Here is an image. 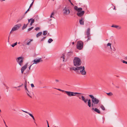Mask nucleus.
<instances>
[{"label":"nucleus","mask_w":127,"mask_h":127,"mask_svg":"<svg viewBox=\"0 0 127 127\" xmlns=\"http://www.w3.org/2000/svg\"><path fill=\"white\" fill-rule=\"evenodd\" d=\"M21 26V24H18L15 25L14 27L12 28L11 31L10 32V34L11 33H12L13 32L19 29L20 27ZM10 36V34H9L8 38V42H9V39Z\"/></svg>","instance_id":"1"},{"label":"nucleus","mask_w":127,"mask_h":127,"mask_svg":"<svg viewBox=\"0 0 127 127\" xmlns=\"http://www.w3.org/2000/svg\"><path fill=\"white\" fill-rule=\"evenodd\" d=\"M73 62L74 66L76 67L79 66L81 63L80 59L78 57L74 58Z\"/></svg>","instance_id":"2"},{"label":"nucleus","mask_w":127,"mask_h":127,"mask_svg":"<svg viewBox=\"0 0 127 127\" xmlns=\"http://www.w3.org/2000/svg\"><path fill=\"white\" fill-rule=\"evenodd\" d=\"M89 96L92 98V101L93 103L95 104H97L100 101V100L96 97H94V96L91 95H89Z\"/></svg>","instance_id":"3"},{"label":"nucleus","mask_w":127,"mask_h":127,"mask_svg":"<svg viewBox=\"0 0 127 127\" xmlns=\"http://www.w3.org/2000/svg\"><path fill=\"white\" fill-rule=\"evenodd\" d=\"M83 43L82 41H79L77 42L76 45L77 48L79 50H81L83 47Z\"/></svg>","instance_id":"4"},{"label":"nucleus","mask_w":127,"mask_h":127,"mask_svg":"<svg viewBox=\"0 0 127 127\" xmlns=\"http://www.w3.org/2000/svg\"><path fill=\"white\" fill-rule=\"evenodd\" d=\"M65 93L67 94L69 96H72L75 95L76 94H77L76 92H73L70 91H65Z\"/></svg>","instance_id":"5"},{"label":"nucleus","mask_w":127,"mask_h":127,"mask_svg":"<svg viewBox=\"0 0 127 127\" xmlns=\"http://www.w3.org/2000/svg\"><path fill=\"white\" fill-rule=\"evenodd\" d=\"M23 58L22 57H20L17 58V62L20 66H22L23 65Z\"/></svg>","instance_id":"6"},{"label":"nucleus","mask_w":127,"mask_h":127,"mask_svg":"<svg viewBox=\"0 0 127 127\" xmlns=\"http://www.w3.org/2000/svg\"><path fill=\"white\" fill-rule=\"evenodd\" d=\"M63 13L66 14H68L70 13V11L68 8L65 7L63 10Z\"/></svg>","instance_id":"7"},{"label":"nucleus","mask_w":127,"mask_h":127,"mask_svg":"<svg viewBox=\"0 0 127 127\" xmlns=\"http://www.w3.org/2000/svg\"><path fill=\"white\" fill-rule=\"evenodd\" d=\"M42 61V59L40 58H39L38 59H35L32 62H34V63L32 64H36L39 63L40 61Z\"/></svg>","instance_id":"8"},{"label":"nucleus","mask_w":127,"mask_h":127,"mask_svg":"<svg viewBox=\"0 0 127 127\" xmlns=\"http://www.w3.org/2000/svg\"><path fill=\"white\" fill-rule=\"evenodd\" d=\"M85 11H81L77 12V14L78 16L81 17L83 15Z\"/></svg>","instance_id":"9"},{"label":"nucleus","mask_w":127,"mask_h":127,"mask_svg":"<svg viewBox=\"0 0 127 127\" xmlns=\"http://www.w3.org/2000/svg\"><path fill=\"white\" fill-rule=\"evenodd\" d=\"M80 72L82 75H86V72L85 70V67L84 66H83L82 70L80 71Z\"/></svg>","instance_id":"10"},{"label":"nucleus","mask_w":127,"mask_h":127,"mask_svg":"<svg viewBox=\"0 0 127 127\" xmlns=\"http://www.w3.org/2000/svg\"><path fill=\"white\" fill-rule=\"evenodd\" d=\"M27 65L28 63H27L24 66L22 67L21 69V71L22 73H23L24 70L27 68Z\"/></svg>","instance_id":"11"},{"label":"nucleus","mask_w":127,"mask_h":127,"mask_svg":"<svg viewBox=\"0 0 127 127\" xmlns=\"http://www.w3.org/2000/svg\"><path fill=\"white\" fill-rule=\"evenodd\" d=\"M79 67H70L69 68V70L70 71H71L72 70L75 71L76 70H78V69H79Z\"/></svg>","instance_id":"12"},{"label":"nucleus","mask_w":127,"mask_h":127,"mask_svg":"<svg viewBox=\"0 0 127 127\" xmlns=\"http://www.w3.org/2000/svg\"><path fill=\"white\" fill-rule=\"evenodd\" d=\"M22 110L23 112L28 114L30 115V116L32 118V119H33V120L34 121H35V118H34V116H33V115L32 114H31L30 113L26 111H24L23 110Z\"/></svg>","instance_id":"13"},{"label":"nucleus","mask_w":127,"mask_h":127,"mask_svg":"<svg viewBox=\"0 0 127 127\" xmlns=\"http://www.w3.org/2000/svg\"><path fill=\"white\" fill-rule=\"evenodd\" d=\"M84 18H81L79 20V23L81 25H83L84 24Z\"/></svg>","instance_id":"14"},{"label":"nucleus","mask_w":127,"mask_h":127,"mask_svg":"<svg viewBox=\"0 0 127 127\" xmlns=\"http://www.w3.org/2000/svg\"><path fill=\"white\" fill-rule=\"evenodd\" d=\"M92 109L93 110H94L98 114H100V111L97 108H95L94 109V108H92Z\"/></svg>","instance_id":"15"},{"label":"nucleus","mask_w":127,"mask_h":127,"mask_svg":"<svg viewBox=\"0 0 127 127\" xmlns=\"http://www.w3.org/2000/svg\"><path fill=\"white\" fill-rule=\"evenodd\" d=\"M86 34L87 36L91 35H90V28H88L87 29L86 32Z\"/></svg>","instance_id":"16"},{"label":"nucleus","mask_w":127,"mask_h":127,"mask_svg":"<svg viewBox=\"0 0 127 127\" xmlns=\"http://www.w3.org/2000/svg\"><path fill=\"white\" fill-rule=\"evenodd\" d=\"M24 17V15H23L20 17L18 19L17 21V23L18 22H19L21 21Z\"/></svg>","instance_id":"17"},{"label":"nucleus","mask_w":127,"mask_h":127,"mask_svg":"<svg viewBox=\"0 0 127 127\" xmlns=\"http://www.w3.org/2000/svg\"><path fill=\"white\" fill-rule=\"evenodd\" d=\"M81 98L82 100L84 101L85 103H86L88 101V99H85V98L83 96H81Z\"/></svg>","instance_id":"18"},{"label":"nucleus","mask_w":127,"mask_h":127,"mask_svg":"<svg viewBox=\"0 0 127 127\" xmlns=\"http://www.w3.org/2000/svg\"><path fill=\"white\" fill-rule=\"evenodd\" d=\"M111 27H114L117 28H118L119 29H120L121 28V27H119L117 25H112Z\"/></svg>","instance_id":"19"},{"label":"nucleus","mask_w":127,"mask_h":127,"mask_svg":"<svg viewBox=\"0 0 127 127\" xmlns=\"http://www.w3.org/2000/svg\"><path fill=\"white\" fill-rule=\"evenodd\" d=\"M33 41V40L30 39L27 41V45H29L30 44L31 42Z\"/></svg>","instance_id":"20"},{"label":"nucleus","mask_w":127,"mask_h":127,"mask_svg":"<svg viewBox=\"0 0 127 127\" xmlns=\"http://www.w3.org/2000/svg\"><path fill=\"white\" fill-rule=\"evenodd\" d=\"M28 39H26L24 41L23 43V45L24 46L27 45V43L26 42L27 41Z\"/></svg>","instance_id":"21"},{"label":"nucleus","mask_w":127,"mask_h":127,"mask_svg":"<svg viewBox=\"0 0 127 127\" xmlns=\"http://www.w3.org/2000/svg\"><path fill=\"white\" fill-rule=\"evenodd\" d=\"M73 54V53L72 52H68L67 54V55L69 56H71Z\"/></svg>","instance_id":"22"},{"label":"nucleus","mask_w":127,"mask_h":127,"mask_svg":"<svg viewBox=\"0 0 127 127\" xmlns=\"http://www.w3.org/2000/svg\"><path fill=\"white\" fill-rule=\"evenodd\" d=\"M31 20V23H33L34 22V20L33 19H32V18L30 19H28V22H29Z\"/></svg>","instance_id":"23"},{"label":"nucleus","mask_w":127,"mask_h":127,"mask_svg":"<svg viewBox=\"0 0 127 127\" xmlns=\"http://www.w3.org/2000/svg\"><path fill=\"white\" fill-rule=\"evenodd\" d=\"M64 54H63L62 55V56L61 57V60H63V61H64Z\"/></svg>","instance_id":"24"},{"label":"nucleus","mask_w":127,"mask_h":127,"mask_svg":"<svg viewBox=\"0 0 127 127\" xmlns=\"http://www.w3.org/2000/svg\"><path fill=\"white\" fill-rule=\"evenodd\" d=\"M28 24H24V26L22 27V29L23 30H24V29H25V28H26Z\"/></svg>","instance_id":"25"},{"label":"nucleus","mask_w":127,"mask_h":127,"mask_svg":"<svg viewBox=\"0 0 127 127\" xmlns=\"http://www.w3.org/2000/svg\"><path fill=\"white\" fill-rule=\"evenodd\" d=\"M77 93V94H77V95H76V96L78 97H79V98L80 99H81V97H80V95L81 94V93Z\"/></svg>","instance_id":"26"},{"label":"nucleus","mask_w":127,"mask_h":127,"mask_svg":"<svg viewBox=\"0 0 127 127\" xmlns=\"http://www.w3.org/2000/svg\"><path fill=\"white\" fill-rule=\"evenodd\" d=\"M42 34V32H40L38 33L36 35V37H38L39 36L41 35Z\"/></svg>","instance_id":"27"},{"label":"nucleus","mask_w":127,"mask_h":127,"mask_svg":"<svg viewBox=\"0 0 127 127\" xmlns=\"http://www.w3.org/2000/svg\"><path fill=\"white\" fill-rule=\"evenodd\" d=\"M100 107L101 109L103 111L105 110V108L103 105H101L100 106Z\"/></svg>","instance_id":"28"},{"label":"nucleus","mask_w":127,"mask_h":127,"mask_svg":"<svg viewBox=\"0 0 127 127\" xmlns=\"http://www.w3.org/2000/svg\"><path fill=\"white\" fill-rule=\"evenodd\" d=\"M87 37L88 38V39L87 40V41L91 39V35L88 36H85V38H86Z\"/></svg>","instance_id":"29"},{"label":"nucleus","mask_w":127,"mask_h":127,"mask_svg":"<svg viewBox=\"0 0 127 127\" xmlns=\"http://www.w3.org/2000/svg\"><path fill=\"white\" fill-rule=\"evenodd\" d=\"M107 95L109 96H111L113 95V94L111 92H110L108 93H106Z\"/></svg>","instance_id":"30"},{"label":"nucleus","mask_w":127,"mask_h":127,"mask_svg":"<svg viewBox=\"0 0 127 127\" xmlns=\"http://www.w3.org/2000/svg\"><path fill=\"white\" fill-rule=\"evenodd\" d=\"M53 41V40L51 38H49L48 41V42L49 43H51L52 41Z\"/></svg>","instance_id":"31"},{"label":"nucleus","mask_w":127,"mask_h":127,"mask_svg":"<svg viewBox=\"0 0 127 127\" xmlns=\"http://www.w3.org/2000/svg\"><path fill=\"white\" fill-rule=\"evenodd\" d=\"M82 10V9L81 8H78V9L77 11H78V12H79L81 11Z\"/></svg>","instance_id":"32"},{"label":"nucleus","mask_w":127,"mask_h":127,"mask_svg":"<svg viewBox=\"0 0 127 127\" xmlns=\"http://www.w3.org/2000/svg\"><path fill=\"white\" fill-rule=\"evenodd\" d=\"M47 33V31H44L43 32V34L45 35H46Z\"/></svg>","instance_id":"33"},{"label":"nucleus","mask_w":127,"mask_h":127,"mask_svg":"<svg viewBox=\"0 0 127 127\" xmlns=\"http://www.w3.org/2000/svg\"><path fill=\"white\" fill-rule=\"evenodd\" d=\"M17 42H16L14 44H12L11 45V46L13 47H14L16 45H17Z\"/></svg>","instance_id":"34"},{"label":"nucleus","mask_w":127,"mask_h":127,"mask_svg":"<svg viewBox=\"0 0 127 127\" xmlns=\"http://www.w3.org/2000/svg\"><path fill=\"white\" fill-rule=\"evenodd\" d=\"M111 43H108L107 44V46H110V49H111V50H112V49L111 48Z\"/></svg>","instance_id":"35"},{"label":"nucleus","mask_w":127,"mask_h":127,"mask_svg":"<svg viewBox=\"0 0 127 127\" xmlns=\"http://www.w3.org/2000/svg\"><path fill=\"white\" fill-rule=\"evenodd\" d=\"M33 28V27H32L31 28H29V29H28V31H30Z\"/></svg>","instance_id":"36"},{"label":"nucleus","mask_w":127,"mask_h":127,"mask_svg":"<svg viewBox=\"0 0 127 127\" xmlns=\"http://www.w3.org/2000/svg\"><path fill=\"white\" fill-rule=\"evenodd\" d=\"M88 105L89 107H90L91 106V102H88Z\"/></svg>","instance_id":"37"},{"label":"nucleus","mask_w":127,"mask_h":127,"mask_svg":"<svg viewBox=\"0 0 127 127\" xmlns=\"http://www.w3.org/2000/svg\"><path fill=\"white\" fill-rule=\"evenodd\" d=\"M79 67V69H78V70H80V71L82 70V68H83V66H80V67Z\"/></svg>","instance_id":"38"},{"label":"nucleus","mask_w":127,"mask_h":127,"mask_svg":"<svg viewBox=\"0 0 127 127\" xmlns=\"http://www.w3.org/2000/svg\"><path fill=\"white\" fill-rule=\"evenodd\" d=\"M78 8L77 6H74V9L75 10H76L77 11V9H78Z\"/></svg>","instance_id":"39"},{"label":"nucleus","mask_w":127,"mask_h":127,"mask_svg":"<svg viewBox=\"0 0 127 127\" xmlns=\"http://www.w3.org/2000/svg\"><path fill=\"white\" fill-rule=\"evenodd\" d=\"M46 37H44L43 38H42L41 40V41H42L44 40V39L46 38Z\"/></svg>","instance_id":"40"},{"label":"nucleus","mask_w":127,"mask_h":127,"mask_svg":"<svg viewBox=\"0 0 127 127\" xmlns=\"http://www.w3.org/2000/svg\"><path fill=\"white\" fill-rule=\"evenodd\" d=\"M34 2V1H32V2L31 3V4H30V5L29 7V8H31V6H32V5H33Z\"/></svg>","instance_id":"41"},{"label":"nucleus","mask_w":127,"mask_h":127,"mask_svg":"<svg viewBox=\"0 0 127 127\" xmlns=\"http://www.w3.org/2000/svg\"><path fill=\"white\" fill-rule=\"evenodd\" d=\"M57 90H59V91H61V92H65V91H64L63 90H62L60 89H57Z\"/></svg>","instance_id":"42"},{"label":"nucleus","mask_w":127,"mask_h":127,"mask_svg":"<svg viewBox=\"0 0 127 127\" xmlns=\"http://www.w3.org/2000/svg\"><path fill=\"white\" fill-rule=\"evenodd\" d=\"M39 29H40V28L39 27H37L35 29V30L36 31H37L38 30H39Z\"/></svg>","instance_id":"43"},{"label":"nucleus","mask_w":127,"mask_h":127,"mask_svg":"<svg viewBox=\"0 0 127 127\" xmlns=\"http://www.w3.org/2000/svg\"><path fill=\"white\" fill-rule=\"evenodd\" d=\"M24 86L25 87V86H27V81L26 80L25 83L24 84Z\"/></svg>","instance_id":"44"},{"label":"nucleus","mask_w":127,"mask_h":127,"mask_svg":"<svg viewBox=\"0 0 127 127\" xmlns=\"http://www.w3.org/2000/svg\"><path fill=\"white\" fill-rule=\"evenodd\" d=\"M122 62L123 63H125L126 64H127V62L126 61L124 60L122 61Z\"/></svg>","instance_id":"45"},{"label":"nucleus","mask_w":127,"mask_h":127,"mask_svg":"<svg viewBox=\"0 0 127 127\" xmlns=\"http://www.w3.org/2000/svg\"><path fill=\"white\" fill-rule=\"evenodd\" d=\"M25 89L26 90H27L28 91V92H29V91H28V89H27V86H25Z\"/></svg>","instance_id":"46"},{"label":"nucleus","mask_w":127,"mask_h":127,"mask_svg":"<svg viewBox=\"0 0 127 127\" xmlns=\"http://www.w3.org/2000/svg\"><path fill=\"white\" fill-rule=\"evenodd\" d=\"M27 95H28V96H29L30 97V98H32V96H31V95H30L27 92Z\"/></svg>","instance_id":"47"},{"label":"nucleus","mask_w":127,"mask_h":127,"mask_svg":"<svg viewBox=\"0 0 127 127\" xmlns=\"http://www.w3.org/2000/svg\"><path fill=\"white\" fill-rule=\"evenodd\" d=\"M31 86L32 88L34 87V85L33 84H31Z\"/></svg>","instance_id":"48"},{"label":"nucleus","mask_w":127,"mask_h":127,"mask_svg":"<svg viewBox=\"0 0 127 127\" xmlns=\"http://www.w3.org/2000/svg\"><path fill=\"white\" fill-rule=\"evenodd\" d=\"M54 15V12H52V13L51 14V15Z\"/></svg>","instance_id":"49"},{"label":"nucleus","mask_w":127,"mask_h":127,"mask_svg":"<svg viewBox=\"0 0 127 127\" xmlns=\"http://www.w3.org/2000/svg\"><path fill=\"white\" fill-rule=\"evenodd\" d=\"M23 85V84H22L21 85H20L19 86H18V87H21L22 86V85Z\"/></svg>","instance_id":"50"},{"label":"nucleus","mask_w":127,"mask_h":127,"mask_svg":"<svg viewBox=\"0 0 127 127\" xmlns=\"http://www.w3.org/2000/svg\"><path fill=\"white\" fill-rule=\"evenodd\" d=\"M32 65H32H31L29 67V70H30L31 68V66Z\"/></svg>","instance_id":"51"},{"label":"nucleus","mask_w":127,"mask_h":127,"mask_svg":"<svg viewBox=\"0 0 127 127\" xmlns=\"http://www.w3.org/2000/svg\"><path fill=\"white\" fill-rule=\"evenodd\" d=\"M88 102H91V100L90 99H89V100H88Z\"/></svg>","instance_id":"52"},{"label":"nucleus","mask_w":127,"mask_h":127,"mask_svg":"<svg viewBox=\"0 0 127 127\" xmlns=\"http://www.w3.org/2000/svg\"><path fill=\"white\" fill-rule=\"evenodd\" d=\"M57 82H59V80H57V79H56V80H55Z\"/></svg>","instance_id":"53"},{"label":"nucleus","mask_w":127,"mask_h":127,"mask_svg":"<svg viewBox=\"0 0 127 127\" xmlns=\"http://www.w3.org/2000/svg\"><path fill=\"white\" fill-rule=\"evenodd\" d=\"M47 123L48 127H49V125H48V121H47Z\"/></svg>","instance_id":"54"},{"label":"nucleus","mask_w":127,"mask_h":127,"mask_svg":"<svg viewBox=\"0 0 127 127\" xmlns=\"http://www.w3.org/2000/svg\"><path fill=\"white\" fill-rule=\"evenodd\" d=\"M50 17L51 18H54L53 17V15H51V16H50Z\"/></svg>","instance_id":"55"},{"label":"nucleus","mask_w":127,"mask_h":127,"mask_svg":"<svg viewBox=\"0 0 127 127\" xmlns=\"http://www.w3.org/2000/svg\"><path fill=\"white\" fill-rule=\"evenodd\" d=\"M70 3L72 5H73V4L71 2H71H70Z\"/></svg>","instance_id":"56"},{"label":"nucleus","mask_w":127,"mask_h":127,"mask_svg":"<svg viewBox=\"0 0 127 127\" xmlns=\"http://www.w3.org/2000/svg\"><path fill=\"white\" fill-rule=\"evenodd\" d=\"M113 9L115 10H116V9L115 8V6H114V8H113Z\"/></svg>","instance_id":"57"},{"label":"nucleus","mask_w":127,"mask_h":127,"mask_svg":"<svg viewBox=\"0 0 127 127\" xmlns=\"http://www.w3.org/2000/svg\"><path fill=\"white\" fill-rule=\"evenodd\" d=\"M17 90L18 91H19L20 90V89H17Z\"/></svg>","instance_id":"58"},{"label":"nucleus","mask_w":127,"mask_h":127,"mask_svg":"<svg viewBox=\"0 0 127 127\" xmlns=\"http://www.w3.org/2000/svg\"><path fill=\"white\" fill-rule=\"evenodd\" d=\"M30 8H29L28 9V10H27V12H28V11H29V9H30Z\"/></svg>","instance_id":"59"},{"label":"nucleus","mask_w":127,"mask_h":127,"mask_svg":"<svg viewBox=\"0 0 127 127\" xmlns=\"http://www.w3.org/2000/svg\"><path fill=\"white\" fill-rule=\"evenodd\" d=\"M93 106V103H92V106Z\"/></svg>","instance_id":"60"},{"label":"nucleus","mask_w":127,"mask_h":127,"mask_svg":"<svg viewBox=\"0 0 127 127\" xmlns=\"http://www.w3.org/2000/svg\"><path fill=\"white\" fill-rule=\"evenodd\" d=\"M27 11H26L25 12V14H26L27 13Z\"/></svg>","instance_id":"61"},{"label":"nucleus","mask_w":127,"mask_h":127,"mask_svg":"<svg viewBox=\"0 0 127 127\" xmlns=\"http://www.w3.org/2000/svg\"><path fill=\"white\" fill-rule=\"evenodd\" d=\"M32 24H33V23H30V25H31V26H32Z\"/></svg>","instance_id":"62"},{"label":"nucleus","mask_w":127,"mask_h":127,"mask_svg":"<svg viewBox=\"0 0 127 127\" xmlns=\"http://www.w3.org/2000/svg\"><path fill=\"white\" fill-rule=\"evenodd\" d=\"M68 1H69V2H71V0H68Z\"/></svg>","instance_id":"63"},{"label":"nucleus","mask_w":127,"mask_h":127,"mask_svg":"<svg viewBox=\"0 0 127 127\" xmlns=\"http://www.w3.org/2000/svg\"><path fill=\"white\" fill-rule=\"evenodd\" d=\"M5 126L6 127H7V126L6 125V124H5Z\"/></svg>","instance_id":"64"}]
</instances>
